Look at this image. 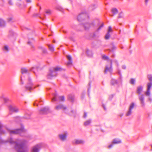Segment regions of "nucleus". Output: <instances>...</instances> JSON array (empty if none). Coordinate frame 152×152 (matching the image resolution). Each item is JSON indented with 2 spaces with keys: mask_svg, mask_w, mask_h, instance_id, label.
<instances>
[{
  "mask_svg": "<svg viewBox=\"0 0 152 152\" xmlns=\"http://www.w3.org/2000/svg\"><path fill=\"white\" fill-rule=\"evenodd\" d=\"M34 105H35V103H34Z\"/></svg>",
  "mask_w": 152,
  "mask_h": 152,
  "instance_id": "nucleus-64",
  "label": "nucleus"
},
{
  "mask_svg": "<svg viewBox=\"0 0 152 152\" xmlns=\"http://www.w3.org/2000/svg\"><path fill=\"white\" fill-rule=\"evenodd\" d=\"M14 33L13 31L12 30H10L9 31V33L8 35V37L9 38L10 37H11L13 36Z\"/></svg>",
  "mask_w": 152,
  "mask_h": 152,
  "instance_id": "nucleus-30",
  "label": "nucleus"
},
{
  "mask_svg": "<svg viewBox=\"0 0 152 152\" xmlns=\"http://www.w3.org/2000/svg\"><path fill=\"white\" fill-rule=\"evenodd\" d=\"M27 43L28 44L30 45L31 43V42L30 41H28Z\"/></svg>",
  "mask_w": 152,
  "mask_h": 152,
  "instance_id": "nucleus-58",
  "label": "nucleus"
},
{
  "mask_svg": "<svg viewBox=\"0 0 152 152\" xmlns=\"http://www.w3.org/2000/svg\"><path fill=\"white\" fill-rule=\"evenodd\" d=\"M31 7H30L29 9V10H30V9H31Z\"/></svg>",
  "mask_w": 152,
  "mask_h": 152,
  "instance_id": "nucleus-63",
  "label": "nucleus"
},
{
  "mask_svg": "<svg viewBox=\"0 0 152 152\" xmlns=\"http://www.w3.org/2000/svg\"><path fill=\"white\" fill-rule=\"evenodd\" d=\"M28 116L27 117L26 115L25 116V118L26 119H29L30 118V116L29 115H28Z\"/></svg>",
  "mask_w": 152,
  "mask_h": 152,
  "instance_id": "nucleus-50",
  "label": "nucleus"
},
{
  "mask_svg": "<svg viewBox=\"0 0 152 152\" xmlns=\"http://www.w3.org/2000/svg\"><path fill=\"white\" fill-rule=\"evenodd\" d=\"M71 113H69V114L71 115H72L73 114L75 113V112H74L73 110H71Z\"/></svg>",
  "mask_w": 152,
  "mask_h": 152,
  "instance_id": "nucleus-44",
  "label": "nucleus"
},
{
  "mask_svg": "<svg viewBox=\"0 0 152 152\" xmlns=\"http://www.w3.org/2000/svg\"><path fill=\"white\" fill-rule=\"evenodd\" d=\"M23 76H22L21 77V84H23L24 83L23 81Z\"/></svg>",
  "mask_w": 152,
  "mask_h": 152,
  "instance_id": "nucleus-49",
  "label": "nucleus"
},
{
  "mask_svg": "<svg viewBox=\"0 0 152 152\" xmlns=\"http://www.w3.org/2000/svg\"><path fill=\"white\" fill-rule=\"evenodd\" d=\"M102 59L105 60H107L108 61L110 60L109 57L105 55H103L102 56Z\"/></svg>",
  "mask_w": 152,
  "mask_h": 152,
  "instance_id": "nucleus-26",
  "label": "nucleus"
},
{
  "mask_svg": "<svg viewBox=\"0 0 152 152\" xmlns=\"http://www.w3.org/2000/svg\"><path fill=\"white\" fill-rule=\"evenodd\" d=\"M4 100L5 103H7L9 101V99L7 98H4Z\"/></svg>",
  "mask_w": 152,
  "mask_h": 152,
  "instance_id": "nucleus-42",
  "label": "nucleus"
},
{
  "mask_svg": "<svg viewBox=\"0 0 152 152\" xmlns=\"http://www.w3.org/2000/svg\"><path fill=\"white\" fill-rule=\"evenodd\" d=\"M108 61H110V66L112 67V59H110Z\"/></svg>",
  "mask_w": 152,
  "mask_h": 152,
  "instance_id": "nucleus-46",
  "label": "nucleus"
},
{
  "mask_svg": "<svg viewBox=\"0 0 152 152\" xmlns=\"http://www.w3.org/2000/svg\"><path fill=\"white\" fill-rule=\"evenodd\" d=\"M86 53L88 56L91 57L92 56L93 54L92 52L88 50H87L86 51Z\"/></svg>",
  "mask_w": 152,
  "mask_h": 152,
  "instance_id": "nucleus-29",
  "label": "nucleus"
},
{
  "mask_svg": "<svg viewBox=\"0 0 152 152\" xmlns=\"http://www.w3.org/2000/svg\"><path fill=\"white\" fill-rule=\"evenodd\" d=\"M112 11L114 15L118 13V10L117 9L115 8H113L112 10Z\"/></svg>",
  "mask_w": 152,
  "mask_h": 152,
  "instance_id": "nucleus-32",
  "label": "nucleus"
},
{
  "mask_svg": "<svg viewBox=\"0 0 152 152\" xmlns=\"http://www.w3.org/2000/svg\"><path fill=\"white\" fill-rule=\"evenodd\" d=\"M67 58L68 59L69 61L67 63V65L68 66H69L72 64V58L69 55H67L66 56Z\"/></svg>",
  "mask_w": 152,
  "mask_h": 152,
  "instance_id": "nucleus-18",
  "label": "nucleus"
},
{
  "mask_svg": "<svg viewBox=\"0 0 152 152\" xmlns=\"http://www.w3.org/2000/svg\"><path fill=\"white\" fill-rule=\"evenodd\" d=\"M113 146V145L112 144H111L110 145H109L108 146V148H110L111 147H112Z\"/></svg>",
  "mask_w": 152,
  "mask_h": 152,
  "instance_id": "nucleus-56",
  "label": "nucleus"
},
{
  "mask_svg": "<svg viewBox=\"0 0 152 152\" xmlns=\"http://www.w3.org/2000/svg\"><path fill=\"white\" fill-rule=\"evenodd\" d=\"M116 48V47L115 46H113L112 48V50H110V51H113Z\"/></svg>",
  "mask_w": 152,
  "mask_h": 152,
  "instance_id": "nucleus-45",
  "label": "nucleus"
},
{
  "mask_svg": "<svg viewBox=\"0 0 152 152\" xmlns=\"http://www.w3.org/2000/svg\"><path fill=\"white\" fill-rule=\"evenodd\" d=\"M122 67L123 69H126V66L124 65H123L122 66Z\"/></svg>",
  "mask_w": 152,
  "mask_h": 152,
  "instance_id": "nucleus-54",
  "label": "nucleus"
},
{
  "mask_svg": "<svg viewBox=\"0 0 152 152\" xmlns=\"http://www.w3.org/2000/svg\"><path fill=\"white\" fill-rule=\"evenodd\" d=\"M27 141L23 139L13 140L12 138H8L6 140H0V144L9 142L10 144H15V148L17 152H27L28 148L26 145Z\"/></svg>",
  "mask_w": 152,
  "mask_h": 152,
  "instance_id": "nucleus-1",
  "label": "nucleus"
},
{
  "mask_svg": "<svg viewBox=\"0 0 152 152\" xmlns=\"http://www.w3.org/2000/svg\"><path fill=\"white\" fill-rule=\"evenodd\" d=\"M114 62L115 63L117 66H118V61L116 60H114Z\"/></svg>",
  "mask_w": 152,
  "mask_h": 152,
  "instance_id": "nucleus-48",
  "label": "nucleus"
},
{
  "mask_svg": "<svg viewBox=\"0 0 152 152\" xmlns=\"http://www.w3.org/2000/svg\"><path fill=\"white\" fill-rule=\"evenodd\" d=\"M148 80L151 81H152V75H148Z\"/></svg>",
  "mask_w": 152,
  "mask_h": 152,
  "instance_id": "nucleus-38",
  "label": "nucleus"
},
{
  "mask_svg": "<svg viewBox=\"0 0 152 152\" xmlns=\"http://www.w3.org/2000/svg\"><path fill=\"white\" fill-rule=\"evenodd\" d=\"M38 48L39 49H41L42 52V53H43L45 54L47 53V51L46 49L45 48H44L42 46H39Z\"/></svg>",
  "mask_w": 152,
  "mask_h": 152,
  "instance_id": "nucleus-24",
  "label": "nucleus"
},
{
  "mask_svg": "<svg viewBox=\"0 0 152 152\" xmlns=\"http://www.w3.org/2000/svg\"><path fill=\"white\" fill-rule=\"evenodd\" d=\"M113 95H111L109 97V99L110 100H111L113 97Z\"/></svg>",
  "mask_w": 152,
  "mask_h": 152,
  "instance_id": "nucleus-52",
  "label": "nucleus"
},
{
  "mask_svg": "<svg viewBox=\"0 0 152 152\" xmlns=\"http://www.w3.org/2000/svg\"><path fill=\"white\" fill-rule=\"evenodd\" d=\"M53 96L54 97L52 99V102L58 101V99H59V100L62 101H64V96H58L56 94H54Z\"/></svg>",
  "mask_w": 152,
  "mask_h": 152,
  "instance_id": "nucleus-6",
  "label": "nucleus"
},
{
  "mask_svg": "<svg viewBox=\"0 0 152 152\" xmlns=\"http://www.w3.org/2000/svg\"><path fill=\"white\" fill-rule=\"evenodd\" d=\"M67 134V133H65L64 134H59L58 136L60 140L62 141H64L66 140Z\"/></svg>",
  "mask_w": 152,
  "mask_h": 152,
  "instance_id": "nucleus-14",
  "label": "nucleus"
},
{
  "mask_svg": "<svg viewBox=\"0 0 152 152\" xmlns=\"http://www.w3.org/2000/svg\"><path fill=\"white\" fill-rule=\"evenodd\" d=\"M50 112L49 109L48 107L41 108L39 110L40 114H46Z\"/></svg>",
  "mask_w": 152,
  "mask_h": 152,
  "instance_id": "nucleus-8",
  "label": "nucleus"
},
{
  "mask_svg": "<svg viewBox=\"0 0 152 152\" xmlns=\"http://www.w3.org/2000/svg\"><path fill=\"white\" fill-rule=\"evenodd\" d=\"M104 110H105V108L104 107Z\"/></svg>",
  "mask_w": 152,
  "mask_h": 152,
  "instance_id": "nucleus-62",
  "label": "nucleus"
},
{
  "mask_svg": "<svg viewBox=\"0 0 152 152\" xmlns=\"http://www.w3.org/2000/svg\"><path fill=\"white\" fill-rule=\"evenodd\" d=\"M61 69V67H56L53 69H50V72L47 76V78L49 79H52L53 77L56 75V71H60Z\"/></svg>",
  "mask_w": 152,
  "mask_h": 152,
  "instance_id": "nucleus-2",
  "label": "nucleus"
},
{
  "mask_svg": "<svg viewBox=\"0 0 152 152\" xmlns=\"http://www.w3.org/2000/svg\"><path fill=\"white\" fill-rule=\"evenodd\" d=\"M104 26V23H103L97 29V31H99Z\"/></svg>",
  "mask_w": 152,
  "mask_h": 152,
  "instance_id": "nucleus-37",
  "label": "nucleus"
},
{
  "mask_svg": "<svg viewBox=\"0 0 152 152\" xmlns=\"http://www.w3.org/2000/svg\"><path fill=\"white\" fill-rule=\"evenodd\" d=\"M138 98L141 106L142 107H144L145 106L144 95L143 94L139 95L138 96Z\"/></svg>",
  "mask_w": 152,
  "mask_h": 152,
  "instance_id": "nucleus-9",
  "label": "nucleus"
},
{
  "mask_svg": "<svg viewBox=\"0 0 152 152\" xmlns=\"http://www.w3.org/2000/svg\"><path fill=\"white\" fill-rule=\"evenodd\" d=\"M8 3L10 5H12L13 4L12 0H8Z\"/></svg>",
  "mask_w": 152,
  "mask_h": 152,
  "instance_id": "nucleus-43",
  "label": "nucleus"
},
{
  "mask_svg": "<svg viewBox=\"0 0 152 152\" xmlns=\"http://www.w3.org/2000/svg\"><path fill=\"white\" fill-rule=\"evenodd\" d=\"M55 109L56 110H58L61 109L65 111V112L66 113H68V110H67V107L63 104H59L56 105L55 107Z\"/></svg>",
  "mask_w": 152,
  "mask_h": 152,
  "instance_id": "nucleus-7",
  "label": "nucleus"
},
{
  "mask_svg": "<svg viewBox=\"0 0 152 152\" xmlns=\"http://www.w3.org/2000/svg\"><path fill=\"white\" fill-rule=\"evenodd\" d=\"M110 36V34L109 33L107 32L105 36V38L106 39H108Z\"/></svg>",
  "mask_w": 152,
  "mask_h": 152,
  "instance_id": "nucleus-34",
  "label": "nucleus"
},
{
  "mask_svg": "<svg viewBox=\"0 0 152 152\" xmlns=\"http://www.w3.org/2000/svg\"><path fill=\"white\" fill-rule=\"evenodd\" d=\"M7 129L11 134H21L22 133H24L26 132L25 130L24 129V126L22 125H21V128L20 129L11 130L7 128Z\"/></svg>",
  "mask_w": 152,
  "mask_h": 152,
  "instance_id": "nucleus-3",
  "label": "nucleus"
},
{
  "mask_svg": "<svg viewBox=\"0 0 152 152\" xmlns=\"http://www.w3.org/2000/svg\"><path fill=\"white\" fill-rule=\"evenodd\" d=\"M12 17H10L8 18L7 19V20L8 22H10L12 20Z\"/></svg>",
  "mask_w": 152,
  "mask_h": 152,
  "instance_id": "nucleus-47",
  "label": "nucleus"
},
{
  "mask_svg": "<svg viewBox=\"0 0 152 152\" xmlns=\"http://www.w3.org/2000/svg\"><path fill=\"white\" fill-rule=\"evenodd\" d=\"M38 67H33L30 69V71H32L34 73L36 74V71H37L38 70Z\"/></svg>",
  "mask_w": 152,
  "mask_h": 152,
  "instance_id": "nucleus-27",
  "label": "nucleus"
},
{
  "mask_svg": "<svg viewBox=\"0 0 152 152\" xmlns=\"http://www.w3.org/2000/svg\"><path fill=\"white\" fill-rule=\"evenodd\" d=\"M45 13L47 15H49L51 14V11L50 10H46Z\"/></svg>",
  "mask_w": 152,
  "mask_h": 152,
  "instance_id": "nucleus-41",
  "label": "nucleus"
},
{
  "mask_svg": "<svg viewBox=\"0 0 152 152\" xmlns=\"http://www.w3.org/2000/svg\"><path fill=\"white\" fill-rule=\"evenodd\" d=\"M68 99L71 102H73L74 100V96L73 95H69L68 96Z\"/></svg>",
  "mask_w": 152,
  "mask_h": 152,
  "instance_id": "nucleus-22",
  "label": "nucleus"
},
{
  "mask_svg": "<svg viewBox=\"0 0 152 152\" xmlns=\"http://www.w3.org/2000/svg\"><path fill=\"white\" fill-rule=\"evenodd\" d=\"M42 146V145L41 143L37 144L33 147L31 150L32 152H39V149Z\"/></svg>",
  "mask_w": 152,
  "mask_h": 152,
  "instance_id": "nucleus-11",
  "label": "nucleus"
},
{
  "mask_svg": "<svg viewBox=\"0 0 152 152\" xmlns=\"http://www.w3.org/2000/svg\"><path fill=\"white\" fill-rule=\"evenodd\" d=\"M115 56V55L114 54H113L112 56H111V57H114Z\"/></svg>",
  "mask_w": 152,
  "mask_h": 152,
  "instance_id": "nucleus-59",
  "label": "nucleus"
},
{
  "mask_svg": "<svg viewBox=\"0 0 152 152\" xmlns=\"http://www.w3.org/2000/svg\"><path fill=\"white\" fill-rule=\"evenodd\" d=\"M53 42H54V43H55V40H53Z\"/></svg>",
  "mask_w": 152,
  "mask_h": 152,
  "instance_id": "nucleus-61",
  "label": "nucleus"
},
{
  "mask_svg": "<svg viewBox=\"0 0 152 152\" xmlns=\"http://www.w3.org/2000/svg\"><path fill=\"white\" fill-rule=\"evenodd\" d=\"M145 94L146 96H149L150 95V90H147L146 91L145 93Z\"/></svg>",
  "mask_w": 152,
  "mask_h": 152,
  "instance_id": "nucleus-35",
  "label": "nucleus"
},
{
  "mask_svg": "<svg viewBox=\"0 0 152 152\" xmlns=\"http://www.w3.org/2000/svg\"><path fill=\"white\" fill-rule=\"evenodd\" d=\"M72 143L73 144H82L84 143V141L82 140H76Z\"/></svg>",
  "mask_w": 152,
  "mask_h": 152,
  "instance_id": "nucleus-15",
  "label": "nucleus"
},
{
  "mask_svg": "<svg viewBox=\"0 0 152 152\" xmlns=\"http://www.w3.org/2000/svg\"><path fill=\"white\" fill-rule=\"evenodd\" d=\"M135 80L133 78H131L130 80L129 83L131 84L134 85L135 84Z\"/></svg>",
  "mask_w": 152,
  "mask_h": 152,
  "instance_id": "nucleus-33",
  "label": "nucleus"
},
{
  "mask_svg": "<svg viewBox=\"0 0 152 152\" xmlns=\"http://www.w3.org/2000/svg\"><path fill=\"white\" fill-rule=\"evenodd\" d=\"M26 2L28 3H30L31 2V0H26Z\"/></svg>",
  "mask_w": 152,
  "mask_h": 152,
  "instance_id": "nucleus-55",
  "label": "nucleus"
},
{
  "mask_svg": "<svg viewBox=\"0 0 152 152\" xmlns=\"http://www.w3.org/2000/svg\"><path fill=\"white\" fill-rule=\"evenodd\" d=\"M143 88V87L141 86H139L137 87L136 92L139 95H140L142 91Z\"/></svg>",
  "mask_w": 152,
  "mask_h": 152,
  "instance_id": "nucleus-17",
  "label": "nucleus"
},
{
  "mask_svg": "<svg viewBox=\"0 0 152 152\" xmlns=\"http://www.w3.org/2000/svg\"><path fill=\"white\" fill-rule=\"evenodd\" d=\"M10 112H11L17 113L18 111L17 107L14 105H10L8 107Z\"/></svg>",
  "mask_w": 152,
  "mask_h": 152,
  "instance_id": "nucleus-12",
  "label": "nucleus"
},
{
  "mask_svg": "<svg viewBox=\"0 0 152 152\" xmlns=\"http://www.w3.org/2000/svg\"><path fill=\"white\" fill-rule=\"evenodd\" d=\"M36 86H34L31 82V80L30 77L28 79V82L26 85L25 86L26 89L31 92L32 90L35 88Z\"/></svg>",
  "mask_w": 152,
  "mask_h": 152,
  "instance_id": "nucleus-4",
  "label": "nucleus"
},
{
  "mask_svg": "<svg viewBox=\"0 0 152 152\" xmlns=\"http://www.w3.org/2000/svg\"><path fill=\"white\" fill-rule=\"evenodd\" d=\"M88 18V14L86 12H82L77 17V19L78 21H81L86 18Z\"/></svg>",
  "mask_w": 152,
  "mask_h": 152,
  "instance_id": "nucleus-5",
  "label": "nucleus"
},
{
  "mask_svg": "<svg viewBox=\"0 0 152 152\" xmlns=\"http://www.w3.org/2000/svg\"><path fill=\"white\" fill-rule=\"evenodd\" d=\"M123 114H120L119 115V116L121 117H122V116H123Z\"/></svg>",
  "mask_w": 152,
  "mask_h": 152,
  "instance_id": "nucleus-57",
  "label": "nucleus"
},
{
  "mask_svg": "<svg viewBox=\"0 0 152 152\" xmlns=\"http://www.w3.org/2000/svg\"><path fill=\"white\" fill-rule=\"evenodd\" d=\"M112 71V67L110 66V67H108L107 65H106V66L104 71V72L105 73H107V72H109L110 73H111Z\"/></svg>",
  "mask_w": 152,
  "mask_h": 152,
  "instance_id": "nucleus-16",
  "label": "nucleus"
},
{
  "mask_svg": "<svg viewBox=\"0 0 152 152\" xmlns=\"http://www.w3.org/2000/svg\"><path fill=\"white\" fill-rule=\"evenodd\" d=\"M121 142V140L119 139H115L113 141L112 143L113 144H117Z\"/></svg>",
  "mask_w": 152,
  "mask_h": 152,
  "instance_id": "nucleus-25",
  "label": "nucleus"
},
{
  "mask_svg": "<svg viewBox=\"0 0 152 152\" xmlns=\"http://www.w3.org/2000/svg\"><path fill=\"white\" fill-rule=\"evenodd\" d=\"M147 89L148 90H150L152 86V82H150L148 83H147Z\"/></svg>",
  "mask_w": 152,
  "mask_h": 152,
  "instance_id": "nucleus-28",
  "label": "nucleus"
},
{
  "mask_svg": "<svg viewBox=\"0 0 152 152\" xmlns=\"http://www.w3.org/2000/svg\"><path fill=\"white\" fill-rule=\"evenodd\" d=\"M2 127V125L0 122V133L1 134H4L5 133V131L1 129Z\"/></svg>",
  "mask_w": 152,
  "mask_h": 152,
  "instance_id": "nucleus-31",
  "label": "nucleus"
},
{
  "mask_svg": "<svg viewBox=\"0 0 152 152\" xmlns=\"http://www.w3.org/2000/svg\"><path fill=\"white\" fill-rule=\"evenodd\" d=\"M149 0H145V2L146 5H147Z\"/></svg>",
  "mask_w": 152,
  "mask_h": 152,
  "instance_id": "nucleus-53",
  "label": "nucleus"
},
{
  "mask_svg": "<svg viewBox=\"0 0 152 152\" xmlns=\"http://www.w3.org/2000/svg\"><path fill=\"white\" fill-rule=\"evenodd\" d=\"M94 26L95 24L93 22H92L91 24L88 23H86L83 24V26L85 30L88 29L91 26Z\"/></svg>",
  "mask_w": 152,
  "mask_h": 152,
  "instance_id": "nucleus-13",
  "label": "nucleus"
},
{
  "mask_svg": "<svg viewBox=\"0 0 152 152\" xmlns=\"http://www.w3.org/2000/svg\"><path fill=\"white\" fill-rule=\"evenodd\" d=\"M48 46L49 47V49L50 51H54V48L53 46L49 45H48Z\"/></svg>",
  "mask_w": 152,
  "mask_h": 152,
  "instance_id": "nucleus-36",
  "label": "nucleus"
},
{
  "mask_svg": "<svg viewBox=\"0 0 152 152\" xmlns=\"http://www.w3.org/2000/svg\"><path fill=\"white\" fill-rule=\"evenodd\" d=\"M5 26V22L3 19H0V26L1 27H4Z\"/></svg>",
  "mask_w": 152,
  "mask_h": 152,
  "instance_id": "nucleus-23",
  "label": "nucleus"
},
{
  "mask_svg": "<svg viewBox=\"0 0 152 152\" xmlns=\"http://www.w3.org/2000/svg\"><path fill=\"white\" fill-rule=\"evenodd\" d=\"M113 31V30L112 29L111 27V26H109L108 27V29L107 30V32L109 33L110 32H112Z\"/></svg>",
  "mask_w": 152,
  "mask_h": 152,
  "instance_id": "nucleus-40",
  "label": "nucleus"
},
{
  "mask_svg": "<svg viewBox=\"0 0 152 152\" xmlns=\"http://www.w3.org/2000/svg\"><path fill=\"white\" fill-rule=\"evenodd\" d=\"M121 18V14H119V16H118V18Z\"/></svg>",
  "mask_w": 152,
  "mask_h": 152,
  "instance_id": "nucleus-60",
  "label": "nucleus"
},
{
  "mask_svg": "<svg viewBox=\"0 0 152 152\" xmlns=\"http://www.w3.org/2000/svg\"><path fill=\"white\" fill-rule=\"evenodd\" d=\"M3 50L6 51H8L9 50L8 46L7 45L4 46Z\"/></svg>",
  "mask_w": 152,
  "mask_h": 152,
  "instance_id": "nucleus-39",
  "label": "nucleus"
},
{
  "mask_svg": "<svg viewBox=\"0 0 152 152\" xmlns=\"http://www.w3.org/2000/svg\"><path fill=\"white\" fill-rule=\"evenodd\" d=\"M110 83L112 85H114L118 84V81L117 80L112 79L111 80Z\"/></svg>",
  "mask_w": 152,
  "mask_h": 152,
  "instance_id": "nucleus-20",
  "label": "nucleus"
},
{
  "mask_svg": "<svg viewBox=\"0 0 152 152\" xmlns=\"http://www.w3.org/2000/svg\"><path fill=\"white\" fill-rule=\"evenodd\" d=\"M29 71L25 68H22L21 69V72L22 74L25 73H28Z\"/></svg>",
  "mask_w": 152,
  "mask_h": 152,
  "instance_id": "nucleus-21",
  "label": "nucleus"
},
{
  "mask_svg": "<svg viewBox=\"0 0 152 152\" xmlns=\"http://www.w3.org/2000/svg\"><path fill=\"white\" fill-rule=\"evenodd\" d=\"M92 120L91 119L85 121L84 123V125L85 126L89 125L91 123Z\"/></svg>",
  "mask_w": 152,
  "mask_h": 152,
  "instance_id": "nucleus-19",
  "label": "nucleus"
},
{
  "mask_svg": "<svg viewBox=\"0 0 152 152\" xmlns=\"http://www.w3.org/2000/svg\"><path fill=\"white\" fill-rule=\"evenodd\" d=\"M87 113H86V112H84V115H83V117L84 118H86V117H87Z\"/></svg>",
  "mask_w": 152,
  "mask_h": 152,
  "instance_id": "nucleus-51",
  "label": "nucleus"
},
{
  "mask_svg": "<svg viewBox=\"0 0 152 152\" xmlns=\"http://www.w3.org/2000/svg\"><path fill=\"white\" fill-rule=\"evenodd\" d=\"M134 104L133 102H132L130 105L129 110L126 114V115L127 116L131 115L132 113V110L133 109L134 107Z\"/></svg>",
  "mask_w": 152,
  "mask_h": 152,
  "instance_id": "nucleus-10",
  "label": "nucleus"
}]
</instances>
